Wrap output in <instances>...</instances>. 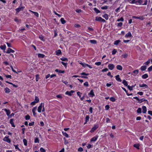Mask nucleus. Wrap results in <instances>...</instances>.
I'll list each match as a JSON object with an SVG mask.
<instances>
[{
  "label": "nucleus",
  "mask_w": 152,
  "mask_h": 152,
  "mask_svg": "<svg viewBox=\"0 0 152 152\" xmlns=\"http://www.w3.org/2000/svg\"><path fill=\"white\" fill-rule=\"evenodd\" d=\"M88 95L90 97H93L94 96H95V94L93 90L91 91L88 94Z\"/></svg>",
  "instance_id": "nucleus-8"
},
{
  "label": "nucleus",
  "mask_w": 152,
  "mask_h": 152,
  "mask_svg": "<svg viewBox=\"0 0 152 152\" xmlns=\"http://www.w3.org/2000/svg\"><path fill=\"white\" fill-rule=\"evenodd\" d=\"M3 140L6 141L8 143H10L11 142L10 140L9 139V137L6 136L3 139Z\"/></svg>",
  "instance_id": "nucleus-5"
},
{
  "label": "nucleus",
  "mask_w": 152,
  "mask_h": 152,
  "mask_svg": "<svg viewBox=\"0 0 152 152\" xmlns=\"http://www.w3.org/2000/svg\"><path fill=\"white\" fill-rule=\"evenodd\" d=\"M24 8H25V7L24 6L21 7H19L18 8L15 9V10L16 11V13H18L19 12H20L21 11L23 10H24Z\"/></svg>",
  "instance_id": "nucleus-3"
},
{
  "label": "nucleus",
  "mask_w": 152,
  "mask_h": 152,
  "mask_svg": "<svg viewBox=\"0 0 152 152\" xmlns=\"http://www.w3.org/2000/svg\"><path fill=\"white\" fill-rule=\"evenodd\" d=\"M13 119H11L10 120V123L12 125V126L13 127H15V126L14 122H13Z\"/></svg>",
  "instance_id": "nucleus-21"
},
{
  "label": "nucleus",
  "mask_w": 152,
  "mask_h": 152,
  "mask_svg": "<svg viewBox=\"0 0 152 152\" xmlns=\"http://www.w3.org/2000/svg\"><path fill=\"white\" fill-rule=\"evenodd\" d=\"M108 69L106 68H105L104 69H103L102 70V72H106L107 71H108Z\"/></svg>",
  "instance_id": "nucleus-64"
},
{
  "label": "nucleus",
  "mask_w": 152,
  "mask_h": 152,
  "mask_svg": "<svg viewBox=\"0 0 152 152\" xmlns=\"http://www.w3.org/2000/svg\"><path fill=\"white\" fill-rule=\"evenodd\" d=\"M37 107H34L32 109V112L33 113V114L34 116H35L36 115V113L35 112L36 110Z\"/></svg>",
  "instance_id": "nucleus-13"
},
{
  "label": "nucleus",
  "mask_w": 152,
  "mask_h": 152,
  "mask_svg": "<svg viewBox=\"0 0 152 152\" xmlns=\"http://www.w3.org/2000/svg\"><path fill=\"white\" fill-rule=\"evenodd\" d=\"M40 150L41 152H45V150L42 148H41L40 149Z\"/></svg>",
  "instance_id": "nucleus-52"
},
{
  "label": "nucleus",
  "mask_w": 152,
  "mask_h": 152,
  "mask_svg": "<svg viewBox=\"0 0 152 152\" xmlns=\"http://www.w3.org/2000/svg\"><path fill=\"white\" fill-rule=\"evenodd\" d=\"M98 138L97 137H93L91 140V142H95L96 140Z\"/></svg>",
  "instance_id": "nucleus-20"
},
{
  "label": "nucleus",
  "mask_w": 152,
  "mask_h": 152,
  "mask_svg": "<svg viewBox=\"0 0 152 152\" xmlns=\"http://www.w3.org/2000/svg\"><path fill=\"white\" fill-rule=\"evenodd\" d=\"M122 83L124 84V86H128L127 82L125 80H123Z\"/></svg>",
  "instance_id": "nucleus-32"
},
{
  "label": "nucleus",
  "mask_w": 152,
  "mask_h": 152,
  "mask_svg": "<svg viewBox=\"0 0 152 152\" xmlns=\"http://www.w3.org/2000/svg\"><path fill=\"white\" fill-rule=\"evenodd\" d=\"M34 15L37 17H38L39 16V15L38 12H35L34 14Z\"/></svg>",
  "instance_id": "nucleus-55"
},
{
  "label": "nucleus",
  "mask_w": 152,
  "mask_h": 152,
  "mask_svg": "<svg viewBox=\"0 0 152 152\" xmlns=\"http://www.w3.org/2000/svg\"><path fill=\"white\" fill-rule=\"evenodd\" d=\"M74 92V91L72 90L70 91H67L65 93V94L67 95H68L69 96H71L72 95V94Z\"/></svg>",
  "instance_id": "nucleus-7"
},
{
  "label": "nucleus",
  "mask_w": 152,
  "mask_h": 152,
  "mask_svg": "<svg viewBox=\"0 0 152 152\" xmlns=\"http://www.w3.org/2000/svg\"><path fill=\"white\" fill-rule=\"evenodd\" d=\"M108 67L110 69L112 70L115 67V65L113 64H110L108 65Z\"/></svg>",
  "instance_id": "nucleus-6"
},
{
  "label": "nucleus",
  "mask_w": 152,
  "mask_h": 152,
  "mask_svg": "<svg viewBox=\"0 0 152 152\" xmlns=\"http://www.w3.org/2000/svg\"><path fill=\"white\" fill-rule=\"evenodd\" d=\"M62 133L66 137H69V135L66 133L62 132Z\"/></svg>",
  "instance_id": "nucleus-36"
},
{
  "label": "nucleus",
  "mask_w": 152,
  "mask_h": 152,
  "mask_svg": "<svg viewBox=\"0 0 152 152\" xmlns=\"http://www.w3.org/2000/svg\"><path fill=\"white\" fill-rule=\"evenodd\" d=\"M110 100L112 102H114L115 101V99L113 97H111L110 99Z\"/></svg>",
  "instance_id": "nucleus-40"
},
{
  "label": "nucleus",
  "mask_w": 152,
  "mask_h": 152,
  "mask_svg": "<svg viewBox=\"0 0 152 152\" xmlns=\"http://www.w3.org/2000/svg\"><path fill=\"white\" fill-rule=\"evenodd\" d=\"M61 54V52L60 50H58L56 51V55H59Z\"/></svg>",
  "instance_id": "nucleus-29"
},
{
  "label": "nucleus",
  "mask_w": 152,
  "mask_h": 152,
  "mask_svg": "<svg viewBox=\"0 0 152 152\" xmlns=\"http://www.w3.org/2000/svg\"><path fill=\"white\" fill-rule=\"evenodd\" d=\"M98 127V125L97 124H95L94 127H93L90 130V132L91 133L93 132Z\"/></svg>",
  "instance_id": "nucleus-4"
},
{
  "label": "nucleus",
  "mask_w": 152,
  "mask_h": 152,
  "mask_svg": "<svg viewBox=\"0 0 152 152\" xmlns=\"http://www.w3.org/2000/svg\"><path fill=\"white\" fill-rule=\"evenodd\" d=\"M125 37H126L127 38L129 37H132V35L131 32L130 31H129L127 34H126L125 35Z\"/></svg>",
  "instance_id": "nucleus-14"
},
{
  "label": "nucleus",
  "mask_w": 152,
  "mask_h": 152,
  "mask_svg": "<svg viewBox=\"0 0 152 152\" xmlns=\"http://www.w3.org/2000/svg\"><path fill=\"white\" fill-rule=\"evenodd\" d=\"M108 7L107 6H104L101 7V9L102 10H106L107 9Z\"/></svg>",
  "instance_id": "nucleus-42"
},
{
  "label": "nucleus",
  "mask_w": 152,
  "mask_h": 152,
  "mask_svg": "<svg viewBox=\"0 0 152 152\" xmlns=\"http://www.w3.org/2000/svg\"><path fill=\"white\" fill-rule=\"evenodd\" d=\"M137 112L138 113H141V109L139 107L137 110Z\"/></svg>",
  "instance_id": "nucleus-41"
},
{
  "label": "nucleus",
  "mask_w": 152,
  "mask_h": 152,
  "mask_svg": "<svg viewBox=\"0 0 152 152\" xmlns=\"http://www.w3.org/2000/svg\"><path fill=\"white\" fill-rule=\"evenodd\" d=\"M55 71L56 72H59V73H63L64 72V70L62 71L61 70H59L58 69H56L55 70Z\"/></svg>",
  "instance_id": "nucleus-26"
},
{
  "label": "nucleus",
  "mask_w": 152,
  "mask_h": 152,
  "mask_svg": "<svg viewBox=\"0 0 152 152\" xmlns=\"http://www.w3.org/2000/svg\"><path fill=\"white\" fill-rule=\"evenodd\" d=\"M148 0H135L133 4L136 5H146L147 4Z\"/></svg>",
  "instance_id": "nucleus-1"
},
{
  "label": "nucleus",
  "mask_w": 152,
  "mask_h": 152,
  "mask_svg": "<svg viewBox=\"0 0 152 152\" xmlns=\"http://www.w3.org/2000/svg\"><path fill=\"white\" fill-rule=\"evenodd\" d=\"M60 21L62 24H64L66 22V21L64 19V18H61V19Z\"/></svg>",
  "instance_id": "nucleus-34"
},
{
  "label": "nucleus",
  "mask_w": 152,
  "mask_h": 152,
  "mask_svg": "<svg viewBox=\"0 0 152 152\" xmlns=\"http://www.w3.org/2000/svg\"><path fill=\"white\" fill-rule=\"evenodd\" d=\"M139 72V71L137 69L134 71L132 73V74L133 76H135L137 75Z\"/></svg>",
  "instance_id": "nucleus-9"
},
{
  "label": "nucleus",
  "mask_w": 152,
  "mask_h": 152,
  "mask_svg": "<svg viewBox=\"0 0 152 152\" xmlns=\"http://www.w3.org/2000/svg\"><path fill=\"white\" fill-rule=\"evenodd\" d=\"M61 60L63 61H67V59L66 58L63 57L61 58Z\"/></svg>",
  "instance_id": "nucleus-47"
},
{
  "label": "nucleus",
  "mask_w": 152,
  "mask_h": 152,
  "mask_svg": "<svg viewBox=\"0 0 152 152\" xmlns=\"http://www.w3.org/2000/svg\"><path fill=\"white\" fill-rule=\"evenodd\" d=\"M135 0H128V1L130 4H133Z\"/></svg>",
  "instance_id": "nucleus-51"
},
{
  "label": "nucleus",
  "mask_w": 152,
  "mask_h": 152,
  "mask_svg": "<svg viewBox=\"0 0 152 152\" xmlns=\"http://www.w3.org/2000/svg\"><path fill=\"white\" fill-rule=\"evenodd\" d=\"M116 68L118 70L120 71L122 70L123 69L122 67L119 65H117L116 66Z\"/></svg>",
  "instance_id": "nucleus-16"
},
{
  "label": "nucleus",
  "mask_w": 152,
  "mask_h": 152,
  "mask_svg": "<svg viewBox=\"0 0 152 152\" xmlns=\"http://www.w3.org/2000/svg\"><path fill=\"white\" fill-rule=\"evenodd\" d=\"M90 43L93 44H96V41L95 40H91L89 41Z\"/></svg>",
  "instance_id": "nucleus-33"
},
{
  "label": "nucleus",
  "mask_w": 152,
  "mask_h": 152,
  "mask_svg": "<svg viewBox=\"0 0 152 152\" xmlns=\"http://www.w3.org/2000/svg\"><path fill=\"white\" fill-rule=\"evenodd\" d=\"M148 76L147 74H145L142 76V77L143 79H145L148 77Z\"/></svg>",
  "instance_id": "nucleus-19"
},
{
  "label": "nucleus",
  "mask_w": 152,
  "mask_h": 152,
  "mask_svg": "<svg viewBox=\"0 0 152 152\" xmlns=\"http://www.w3.org/2000/svg\"><path fill=\"white\" fill-rule=\"evenodd\" d=\"M35 143H39V140L38 138H36L34 140Z\"/></svg>",
  "instance_id": "nucleus-54"
},
{
  "label": "nucleus",
  "mask_w": 152,
  "mask_h": 152,
  "mask_svg": "<svg viewBox=\"0 0 152 152\" xmlns=\"http://www.w3.org/2000/svg\"><path fill=\"white\" fill-rule=\"evenodd\" d=\"M39 101V98L37 96H35L34 101L36 103H38Z\"/></svg>",
  "instance_id": "nucleus-38"
},
{
  "label": "nucleus",
  "mask_w": 152,
  "mask_h": 152,
  "mask_svg": "<svg viewBox=\"0 0 152 152\" xmlns=\"http://www.w3.org/2000/svg\"><path fill=\"white\" fill-rule=\"evenodd\" d=\"M150 60H148L146 62L144 63V64L146 65H148V64L150 63Z\"/></svg>",
  "instance_id": "nucleus-44"
},
{
  "label": "nucleus",
  "mask_w": 152,
  "mask_h": 152,
  "mask_svg": "<svg viewBox=\"0 0 152 152\" xmlns=\"http://www.w3.org/2000/svg\"><path fill=\"white\" fill-rule=\"evenodd\" d=\"M145 101H147V100L144 99L142 98V99H139L138 101L139 103H141L142 102Z\"/></svg>",
  "instance_id": "nucleus-28"
},
{
  "label": "nucleus",
  "mask_w": 152,
  "mask_h": 152,
  "mask_svg": "<svg viewBox=\"0 0 152 152\" xmlns=\"http://www.w3.org/2000/svg\"><path fill=\"white\" fill-rule=\"evenodd\" d=\"M37 55L39 58H44L45 56V55L44 54L41 53H38L37 54Z\"/></svg>",
  "instance_id": "nucleus-18"
},
{
  "label": "nucleus",
  "mask_w": 152,
  "mask_h": 152,
  "mask_svg": "<svg viewBox=\"0 0 152 152\" xmlns=\"http://www.w3.org/2000/svg\"><path fill=\"white\" fill-rule=\"evenodd\" d=\"M146 67L145 66H142L141 67L140 69L142 71H144L146 69Z\"/></svg>",
  "instance_id": "nucleus-31"
},
{
  "label": "nucleus",
  "mask_w": 152,
  "mask_h": 152,
  "mask_svg": "<svg viewBox=\"0 0 152 152\" xmlns=\"http://www.w3.org/2000/svg\"><path fill=\"white\" fill-rule=\"evenodd\" d=\"M3 110H4L6 113V114L8 116H9L10 113V111L9 110H7L6 109H3Z\"/></svg>",
  "instance_id": "nucleus-10"
},
{
  "label": "nucleus",
  "mask_w": 152,
  "mask_h": 152,
  "mask_svg": "<svg viewBox=\"0 0 152 152\" xmlns=\"http://www.w3.org/2000/svg\"><path fill=\"white\" fill-rule=\"evenodd\" d=\"M102 18L101 17L97 16L96 17L95 20L97 21H101Z\"/></svg>",
  "instance_id": "nucleus-24"
},
{
  "label": "nucleus",
  "mask_w": 152,
  "mask_h": 152,
  "mask_svg": "<svg viewBox=\"0 0 152 152\" xmlns=\"http://www.w3.org/2000/svg\"><path fill=\"white\" fill-rule=\"evenodd\" d=\"M80 74L82 75H86V76H88V75H89V74L88 73H86L85 72H82V73H80Z\"/></svg>",
  "instance_id": "nucleus-50"
},
{
  "label": "nucleus",
  "mask_w": 152,
  "mask_h": 152,
  "mask_svg": "<svg viewBox=\"0 0 152 152\" xmlns=\"http://www.w3.org/2000/svg\"><path fill=\"white\" fill-rule=\"evenodd\" d=\"M95 64L97 66H99L101 64V62L99 61L97 62H96L95 63Z\"/></svg>",
  "instance_id": "nucleus-46"
},
{
  "label": "nucleus",
  "mask_w": 152,
  "mask_h": 152,
  "mask_svg": "<svg viewBox=\"0 0 152 152\" xmlns=\"http://www.w3.org/2000/svg\"><path fill=\"white\" fill-rule=\"evenodd\" d=\"M139 86L140 87H144L145 88H148V86L146 84H139Z\"/></svg>",
  "instance_id": "nucleus-11"
},
{
  "label": "nucleus",
  "mask_w": 152,
  "mask_h": 152,
  "mask_svg": "<svg viewBox=\"0 0 152 152\" xmlns=\"http://www.w3.org/2000/svg\"><path fill=\"white\" fill-rule=\"evenodd\" d=\"M105 110H107L110 108L109 106L108 105H107L105 106Z\"/></svg>",
  "instance_id": "nucleus-60"
},
{
  "label": "nucleus",
  "mask_w": 152,
  "mask_h": 152,
  "mask_svg": "<svg viewBox=\"0 0 152 152\" xmlns=\"http://www.w3.org/2000/svg\"><path fill=\"white\" fill-rule=\"evenodd\" d=\"M78 151L79 152H82L83 151V149L82 148L80 147L78 149Z\"/></svg>",
  "instance_id": "nucleus-58"
},
{
  "label": "nucleus",
  "mask_w": 152,
  "mask_h": 152,
  "mask_svg": "<svg viewBox=\"0 0 152 152\" xmlns=\"http://www.w3.org/2000/svg\"><path fill=\"white\" fill-rule=\"evenodd\" d=\"M116 52L117 50H116L115 49H114L112 51V54L113 55H114L116 53Z\"/></svg>",
  "instance_id": "nucleus-49"
},
{
  "label": "nucleus",
  "mask_w": 152,
  "mask_h": 152,
  "mask_svg": "<svg viewBox=\"0 0 152 152\" xmlns=\"http://www.w3.org/2000/svg\"><path fill=\"white\" fill-rule=\"evenodd\" d=\"M92 146V145L90 144H88L87 146V147L88 148H91Z\"/></svg>",
  "instance_id": "nucleus-63"
},
{
  "label": "nucleus",
  "mask_w": 152,
  "mask_h": 152,
  "mask_svg": "<svg viewBox=\"0 0 152 152\" xmlns=\"http://www.w3.org/2000/svg\"><path fill=\"white\" fill-rule=\"evenodd\" d=\"M4 90L5 92L6 93H8L10 92V90L7 87L5 88Z\"/></svg>",
  "instance_id": "nucleus-25"
},
{
  "label": "nucleus",
  "mask_w": 152,
  "mask_h": 152,
  "mask_svg": "<svg viewBox=\"0 0 152 152\" xmlns=\"http://www.w3.org/2000/svg\"><path fill=\"white\" fill-rule=\"evenodd\" d=\"M148 71L149 72H150L151 71H152V66H150L148 69Z\"/></svg>",
  "instance_id": "nucleus-57"
},
{
  "label": "nucleus",
  "mask_w": 152,
  "mask_h": 152,
  "mask_svg": "<svg viewBox=\"0 0 152 152\" xmlns=\"http://www.w3.org/2000/svg\"><path fill=\"white\" fill-rule=\"evenodd\" d=\"M89 118V117L88 115H87L86 116V118H85L86 123H87L88 121Z\"/></svg>",
  "instance_id": "nucleus-45"
},
{
  "label": "nucleus",
  "mask_w": 152,
  "mask_h": 152,
  "mask_svg": "<svg viewBox=\"0 0 152 152\" xmlns=\"http://www.w3.org/2000/svg\"><path fill=\"white\" fill-rule=\"evenodd\" d=\"M123 25V23L121 22H120L119 23H118L117 24V26L119 27H121Z\"/></svg>",
  "instance_id": "nucleus-59"
},
{
  "label": "nucleus",
  "mask_w": 152,
  "mask_h": 152,
  "mask_svg": "<svg viewBox=\"0 0 152 152\" xmlns=\"http://www.w3.org/2000/svg\"><path fill=\"white\" fill-rule=\"evenodd\" d=\"M42 109V112H43L45 111L44 103H42L40 104V105L38 107L37 110L38 112L39 113L41 112Z\"/></svg>",
  "instance_id": "nucleus-2"
},
{
  "label": "nucleus",
  "mask_w": 152,
  "mask_h": 152,
  "mask_svg": "<svg viewBox=\"0 0 152 152\" xmlns=\"http://www.w3.org/2000/svg\"><path fill=\"white\" fill-rule=\"evenodd\" d=\"M23 141L24 144V145L25 146H26L27 145V140L24 139L23 140Z\"/></svg>",
  "instance_id": "nucleus-43"
},
{
  "label": "nucleus",
  "mask_w": 152,
  "mask_h": 152,
  "mask_svg": "<svg viewBox=\"0 0 152 152\" xmlns=\"http://www.w3.org/2000/svg\"><path fill=\"white\" fill-rule=\"evenodd\" d=\"M121 42V41L120 40H117L114 42V44L115 45H118Z\"/></svg>",
  "instance_id": "nucleus-22"
},
{
  "label": "nucleus",
  "mask_w": 152,
  "mask_h": 152,
  "mask_svg": "<svg viewBox=\"0 0 152 152\" xmlns=\"http://www.w3.org/2000/svg\"><path fill=\"white\" fill-rule=\"evenodd\" d=\"M39 38L40 39L42 40L43 41H45V39H44V37L42 36V35H40L39 37Z\"/></svg>",
  "instance_id": "nucleus-37"
},
{
  "label": "nucleus",
  "mask_w": 152,
  "mask_h": 152,
  "mask_svg": "<svg viewBox=\"0 0 152 152\" xmlns=\"http://www.w3.org/2000/svg\"><path fill=\"white\" fill-rule=\"evenodd\" d=\"M61 63L65 67H66L67 64L63 62H61Z\"/></svg>",
  "instance_id": "nucleus-62"
},
{
  "label": "nucleus",
  "mask_w": 152,
  "mask_h": 152,
  "mask_svg": "<svg viewBox=\"0 0 152 152\" xmlns=\"http://www.w3.org/2000/svg\"><path fill=\"white\" fill-rule=\"evenodd\" d=\"M77 93V95L79 96L80 98V97L81 96V94H82V93H81L79 91H78Z\"/></svg>",
  "instance_id": "nucleus-56"
},
{
  "label": "nucleus",
  "mask_w": 152,
  "mask_h": 152,
  "mask_svg": "<svg viewBox=\"0 0 152 152\" xmlns=\"http://www.w3.org/2000/svg\"><path fill=\"white\" fill-rule=\"evenodd\" d=\"M15 52V51L10 48H8L7 51L6 53H13Z\"/></svg>",
  "instance_id": "nucleus-12"
},
{
  "label": "nucleus",
  "mask_w": 152,
  "mask_h": 152,
  "mask_svg": "<svg viewBox=\"0 0 152 152\" xmlns=\"http://www.w3.org/2000/svg\"><path fill=\"white\" fill-rule=\"evenodd\" d=\"M30 117L28 115H26L25 117V119L26 120H28L30 119Z\"/></svg>",
  "instance_id": "nucleus-48"
},
{
  "label": "nucleus",
  "mask_w": 152,
  "mask_h": 152,
  "mask_svg": "<svg viewBox=\"0 0 152 152\" xmlns=\"http://www.w3.org/2000/svg\"><path fill=\"white\" fill-rule=\"evenodd\" d=\"M76 12L78 13H80L82 12V10L80 9H77L76 10Z\"/></svg>",
  "instance_id": "nucleus-61"
},
{
  "label": "nucleus",
  "mask_w": 152,
  "mask_h": 152,
  "mask_svg": "<svg viewBox=\"0 0 152 152\" xmlns=\"http://www.w3.org/2000/svg\"><path fill=\"white\" fill-rule=\"evenodd\" d=\"M124 21V19L123 17H121L120 18L118 19L117 20V21Z\"/></svg>",
  "instance_id": "nucleus-39"
},
{
  "label": "nucleus",
  "mask_w": 152,
  "mask_h": 152,
  "mask_svg": "<svg viewBox=\"0 0 152 152\" xmlns=\"http://www.w3.org/2000/svg\"><path fill=\"white\" fill-rule=\"evenodd\" d=\"M142 113H146L147 111V108L145 106H143L142 107Z\"/></svg>",
  "instance_id": "nucleus-17"
},
{
  "label": "nucleus",
  "mask_w": 152,
  "mask_h": 152,
  "mask_svg": "<svg viewBox=\"0 0 152 152\" xmlns=\"http://www.w3.org/2000/svg\"><path fill=\"white\" fill-rule=\"evenodd\" d=\"M102 16L104 18H105L106 20H108L109 18L108 16V15L107 14H104V15H103Z\"/></svg>",
  "instance_id": "nucleus-27"
},
{
  "label": "nucleus",
  "mask_w": 152,
  "mask_h": 152,
  "mask_svg": "<svg viewBox=\"0 0 152 152\" xmlns=\"http://www.w3.org/2000/svg\"><path fill=\"white\" fill-rule=\"evenodd\" d=\"M115 79L117 81L119 82H121V80L120 77L119 75H117L115 76Z\"/></svg>",
  "instance_id": "nucleus-15"
},
{
  "label": "nucleus",
  "mask_w": 152,
  "mask_h": 152,
  "mask_svg": "<svg viewBox=\"0 0 152 152\" xmlns=\"http://www.w3.org/2000/svg\"><path fill=\"white\" fill-rule=\"evenodd\" d=\"M83 84L84 86H86V87H88V82L87 81L86 82L84 83Z\"/></svg>",
  "instance_id": "nucleus-53"
},
{
  "label": "nucleus",
  "mask_w": 152,
  "mask_h": 152,
  "mask_svg": "<svg viewBox=\"0 0 152 152\" xmlns=\"http://www.w3.org/2000/svg\"><path fill=\"white\" fill-rule=\"evenodd\" d=\"M94 10L97 14L100 12V11L96 7H95L94 8Z\"/></svg>",
  "instance_id": "nucleus-23"
},
{
  "label": "nucleus",
  "mask_w": 152,
  "mask_h": 152,
  "mask_svg": "<svg viewBox=\"0 0 152 152\" xmlns=\"http://www.w3.org/2000/svg\"><path fill=\"white\" fill-rule=\"evenodd\" d=\"M0 48L1 49L3 50H5L6 48V46L5 45H1L0 46Z\"/></svg>",
  "instance_id": "nucleus-30"
},
{
  "label": "nucleus",
  "mask_w": 152,
  "mask_h": 152,
  "mask_svg": "<svg viewBox=\"0 0 152 152\" xmlns=\"http://www.w3.org/2000/svg\"><path fill=\"white\" fill-rule=\"evenodd\" d=\"M133 146L136 148H137V149H139V144H134Z\"/></svg>",
  "instance_id": "nucleus-35"
}]
</instances>
